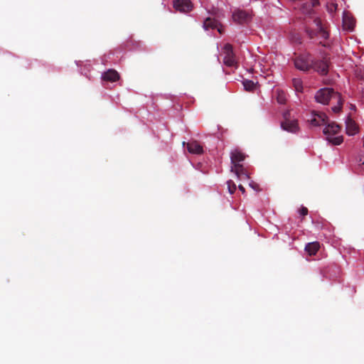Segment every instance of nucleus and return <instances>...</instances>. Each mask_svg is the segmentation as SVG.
I'll return each instance as SVG.
<instances>
[{"label":"nucleus","instance_id":"obj_1","mask_svg":"<svg viewBox=\"0 0 364 364\" xmlns=\"http://www.w3.org/2000/svg\"><path fill=\"white\" fill-rule=\"evenodd\" d=\"M321 58L315 60L311 57L310 53L301 55L295 58V67L302 71H308L314 69L321 75H326L328 73L330 58L326 53H321Z\"/></svg>","mask_w":364,"mask_h":364},{"label":"nucleus","instance_id":"obj_2","mask_svg":"<svg viewBox=\"0 0 364 364\" xmlns=\"http://www.w3.org/2000/svg\"><path fill=\"white\" fill-rule=\"evenodd\" d=\"M315 100L317 102L323 105H328L331 100L335 101L337 105L332 107V110L335 113L341 112L343 103L341 95L329 87L318 90L315 95Z\"/></svg>","mask_w":364,"mask_h":364},{"label":"nucleus","instance_id":"obj_3","mask_svg":"<svg viewBox=\"0 0 364 364\" xmlns=\"http://www.w3.org/2000/svg\"><path fill=\"white\" fill-rule=\"evenodd\" d=\"M246 158V156L237 149H235L230 154L231 171L235 173L238 179L244 181L250 178L247 169L240 164Z\"/></svg>","mask_w":364,"mask_h":364},{"label":"nucleus","instance_id":"obj_4","mask_svg":"<svg viewBox=\"0 0 364 364\" xmlns=\"http://www.w3.org/2000/svg\"><path fill=\"white\" fill-rule=\"evenodd\" d=\"M252 18V11L250 10H244L235 9L232 14V19L234 23L239 25H245L249 23Z\"/></svg>","mask_w":364,"mask_h":364},{"label":"nucleus","instance_id":"obj_5","mask_svg":"<svg viewBox=\"0 0 364 364\" xmlns=\"http://www.w3.org/2000/svg\"><path fill=\"white\" fill-rule=\"evenodd\" d=\"M223 53L225 55L223 59L224 64L228 67L234 66L237 63L232 46L229 43L225 44L223 48Z\"/></svg>","mask_w":364,"mask_h":364},{"label":"nucleus","instance_id":"obj_6","mask_svg":"<svg viewBox=\"0 0 364 364\" xmlns=\"http://www.w3.org/2000/svg\"><path fill=\"white\" fill-rule=\"evenodd\" d=\"M173 7L180 12L188 13L193 9V4L190 0H175Z\"/></svg>","mask_w":364,"mask_h":364},{"label":"nucleus","instance_id":"obj_7","mask_svg":"<svg viewBox=\"0 0 364 364\" xmlns=\"http://www.w3.org/2000/svg\"><path fill=\"white\" fill-rule=\"evenodd\" d=\"M310 3L303 4L300 7L301 12L306 16L311 17L313 14L314 13V7L318 6L319 4L318 0H309Z\"/></svg>","mask_w":364,"mask_h":364},{"label":"nucleus","instance_id":"obj_8","mask_svg":"<svg viewBox=\"0 0 364 364\" xmlns=\"http://www.w3.org/2000/svg\"><path fill=\"white\" fill-rule=\"evenodd\" d=\"M327 119L328 118L324 113L313 112L312 117L309 119V121L311 125L317 127L326 124Z\"/></svg>","mask_w":364,"mask_h":364},{"label":"nucleus","instance_id":"obj_9","mask_svg":"<svg viewBox=\"0 0 364 364\" xmlns=\"http://www.w3.org/2000/svg\"><path fill=\"white\" fill-rule=\"evenodd\" d=\"M118 72L114 69H109L102 74V79L105 81L114 82L119 80Z\"/></svg>","mask_w":364,"mask_h":364},{"label":"nucleus","instance_id":"obj_10","mask_svg":"<svg viewBox=\"0 0 364 364\" xmlns=\"http://www.w3.org/2000/svg\"><path fill=\"white\" fill-rule=\"evenodd\" d=\"M282 129L289 132L295 133L299 129L297 120L285 119L281 124Z\"/></svg>","mask_w":364,"mask_h":364},{"label":"nucleus","instance_id":"obj_11","mask_svg":"<svg viewBox=\"0 0 364 364\" xmlns=\"http://www.w3.org/2000/svg\"><path fill=\"white\" fill-rule=\"evenodd\" d=\"M188 151L194 154H201L203 153V146L197 141H192L186 144Z\"/></svg>","mask_w":364,"mask_h":364},{"label":"nucleus","instance_id":"obj_12","mask_svg":"<svg viewBox=\"0 0 364 364\" xmlns=\"http://www.w3.org/2000/svg\"><path fill=\"white\" fill-rule=\"evenodd\" d=\"M314 23L316 27L317 33L320 37L323 39H327L329 36L328 32L323 27L321 20L319 18H316L314 20Z\"/></svg>","mask_w":364,"mask_h":364},{"label":"nucleus","instance_id":"obj_13","mask_svg":"<svg viewBox=\"0 0 364 364\" xmlns=\"http://www.w3.org/2000/svg\"><path fill=\"white\" fill-rule=\"evenodd\" d=\"M203 28L205 30H208L210 28H211V29L217 28L219 33H222V29L220 27L219 22L217 20H215L214 18H211L210 17L205 18V20L204 21Z\"/></svg>","mask_w":364,"mask_h":364},{"label":"nucleus","instance_id":"obj_14","mask_svg":"<svg viewBox=\"0 0 364 364\" xmlns=\"http://www.w3.org/2000/svg\"><path fill=\"white\" fill-rule=\"evenodd\" d=\"M341 130V127L335 123L331 122L328 124V125L324 128L323 132L325 135L330 136L331 135H335L338 134Z\"/></svg>","mask_w":364,"mask_h":364},{"label":"nucleus","instance_id":"obj_15","mask_svg":"<svg viewBox=\"0 0 364 364\" xmlns=\"http://www.w3.org/2000/svg\"><path fill=\"white\" fill-rule=\"evenodd\" d=\"M346 133L350 136L355 134L358 131L357 124L351 118L348 117L346 122Z\"/></svg>","mask_w":364,"mask_h":364},{"label":"nucleus","instance_id":"obj_16","mask_svg":"<svg viewBox=\"0 0 364 364\" xmlns=\"http://www.w3.org/2000/svg\"><path fill=\"white\" fill-rule=\"evenodd\" d=\"M320 249V243L317 241L309 242L305 246V251L310 256L315 255Z\"/></svg>","mask_w":364,"mask_h":364},{"label":"nucleus","instance_id":"obj_17","mask_svg":"<svg viewBox=\"0 0 364 364\" xmlns=\"http://www.w3.org/2000/svg\"><path fill=\"white\" fill-rule=\"evenodd\" d=\"M343 28L346 30L353 31L355 27V20L353 18L348 16L347 15L343 16Z\"/></svg>","mask_w":364,"mask_h":364},{"label":"nucleus","instance_id":"obj_18","mask_svg":"<svg viewBox=\"0 0 364 364\" xmlns=\"http://www.w3.org/2000/svg\"><path fill=\"white\" fill-rule=\"evenodd\" d=\"M242 85L245 90L247 91H252L256 87L255 83L253 81L249 80H244L242 82Z\"/></svg>","mask_w":364,"mask_h":364},{"label":"nucleus","instance_id":"obj_19","mask_svg":"<svg viewBox=\"0 0 364 364\" xmlns=\"http://www.w3.org/2000/svg\"><path fill=\"white\" fill-rule=\"evenodd\" d=\"M327 139L330 143H331L333 145H340L343 141V137L342 136H338L336 137L328 136Z\"/></svg>","mask_w":364,"mask_h":364},{"label":"nucleus","instance_id":"obj_20","mask_svg":"<svg viewBox=\"0 0 364 364\" xmlns=\"http://www.w3.org/2000/svg\"><path fill=\"white\" fill-rule=\"evenodd\" d=\"M277 100L279 104H285L287 99L286 95L283 91H278Z\"/></svg>","mask_w":364,"mask_h":364},{"label":"nucleus","instance_id":"obj_21","mask_svg":"<svg viewBox=\"0 0 364 364\" xmlns=\"http://www.w3.org/2000/svg\"><path fill=\"white\" fill-rule=\"evenodd\" d=\"M293 85L297 92H301L303 89L302 82L299 79H293Z\"/></svg>","mask_w":364,"mask_h":364},{"label":"nucleus","instance_id":"obj_22","mask_svg":"<svg viewBox=\"0 0 364 364\" xmlns=\"http://www.w3.org/2000/svg\"><path fill=\"white\" fill-rule=\"evenodd\" d=\"M227 184L229 193L230 194H233L237 188L235 183L232 181L230 180L227 182Z\"/></svg>","mask_w":364,"mask_h":364},{"label":"nucleus","instance_id":"obj_23","mask_svg":"<svg viewBox=\"0 0 364 364\" xmlns=\"http://www.w3.org/2000/svg\"><path fill=\"white\" fill-rule=\"evenodd\" d=\"M299 213L302 216H305L308 214V209L306 207H301L299 210Z\"/></svg>","mask_w":364,"mask_h":364},{"label":"nucleus","instance_id":"obj_24","mask_svg":"<svg viewBox=\"0 0 364 364\" xmlns=\"http://www.w3.org/2000/svg\"><path fill=\"white\" fill-rule=\"evenodd\" d=\"M306 33H308L309 36L311 38H313L314 37V36L316 35V33L314 31L310 30L308 28L306 29Z\"/></svg>","mask_w":364,"mask_h":364},{"label":"nucleus","instance_id":"obj_25","mask_svg":"<svg viewBox=\"0 0 364 364\" xmlns=\"http://www.w3.org/2000/svg\"><path fill=\"white\" fill-rule=\"evenodd\" d=\"M238 188L242 193H245V189L242 185H239Z\"/></svg>","mask_w":364,"mask_h":364},{"label":"nucleus","instance_id":"obj_26","mask_svg":"<svg viewBox=\"0 0 364 364\" xmlns=\"http://www.w3.org/2000/svg\"><path fill=\"white\" fill-rule=\"evenodd\" d=\"M360 166H364V161L361 163Z\"/></svg>","mask_w":364,"mask_h":364},{"label":"nucleus","instance_id":"obj_27","mask_svg":"<svg viewBox=\"0 0 364 364\" xmlns=\"http://www.w3.org/2000/svg\"><path fill=\"white\" fill-rule=\"evenodd\" d=\"M351 109H355V106H354V105H353V106L351 107Z\"/></svg>","mask_w":364,"mask_h":364}]
</instances>
